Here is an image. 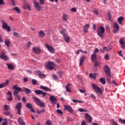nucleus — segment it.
Here are the masks:
<instances>
[{"label":"nucleus","instance_id":"17","mask_svg":"<svg viewBox=\"0 0 125 125\" xmlns=\"http://www.w3.org/2000/svg\"><path fill=\"white\" fill-rule=\"evenodd\" d=\"M84 117L88 122V123H92V118L88 113H86L84 115Z\"/></svg>","mask_w":125,"mask_h":125},{"label":"nucleus","instance_id":"54","mask_svg":"<svg viewBox=\"0 0 125 125\" xmlns=\"http://www.w3.org/2000/svg\"><path fill=\"white\" fill-rule=\"evenodd\" d=\"M119 121L121 122L122 124H124L125 125V119L123 120L122 118H120Z\"/></svg>","mask_w":125,"mask_h":125},{"label":"nucleus","instance_id":"36","mask_svg":"<svg viewBox=\"0 0 125 125\" xmlns=\"http://www.w3.org/2000/svg\"><path fill=\"white\" fill-rule=\"evenodd\" d=\"M12 10H15V11H17L19 14L21 13L20 12V10L19 9V8L18 7H16L12 9Z\"/></svg>","mask_w":125,"mask_h":125},{"label":"nucleus","instance_id":"15","mask_svg":"<svg viewBox=\"0 0 125 125\" xmlns=\"http://www.w3.org/2000/svg\"><path fill=\"white\" fill-rule=\"evenodd\" d=\"M8 84H9V81L7 80L5 83H0V89L3 88L4 87L7 86Z\"/></svg>","mask_w":125,"mask_h":125},{"label":"nucleus","instance_id":"25","mask_svg":"<svg viewBox=\"0 0 125 125\" xmlns=\"http://www.w3.org/2000/svg\"><path fill=\"white\" fill-rule=\"evenodd\" d=\"M22 92H25V93L26 94H29V93H31V91L29 88H23V89H22Z\"/></svg>","mask_w":125,"mask_h":125},{"label":"nucleus","instance_id":"41","mask_svg":"<svg viewBox=\"0 0 125 125\" xmlns=\"http://www.w3.org/2000/svg\"><path fill=\"white\" fill-rule=\"evenodd\" d=\"M62 19L64 22H68V20H67V16H66V15H63Z\"/></svg>","mask_w":125,"mask_h":125},{"label":"nucleus","instance_id":"40","mask_svg":"<svg viewBox=\"0 0 125 125\" xmlns=\"http://www.w3.org/2000/svg\"><path fill=\"white\" fill-rule=\"evenodd\" d=\"M3 107L4 111H8V110L9 109V106H8L7 104L4 105Z\"/></svg>","mask_w":125,"mask_h":125},{"label":"nucleus","instance_id":"2","mask_svg":"<svg viewBox=\"0 0 125 125\" xmlns=\"http://www.w3.org/2000/svg\"><path fill=\"white\" fill-rule=\"evenodd\" d=\"M97 33L101 39H103L104 37V34L105 33V28L102 26L99 27L97 28Z\"/></svg>","mask_w":125,"mask_h":125},{"label":"nucleus","instance_id":"23","mask_svg":"<svg viewBox=\"0 0 125 125\" xmlns=\"http://www.w3.org/2000/svg\"><path fill=\"white\" fill-rule=\"evenodd\" d=\"M89 26H90V24H86L84 26V28H83V32L84 33H85L86 34L88 32V28H89Z\"/></svg>","mask_w":125,"mask_h":125},{"label":"nucleus","instance_id":"3","mask_svg":"<svg viewBox=\"0 0 125 125\" xmlns=\"http://www.w3.org/2000/svg\"><path fill=\"white\" fill-rule=\"evenodd\" d=\"M33 100L35 101L37 105H39L40 107H45V104L43 102L41 101L40 99L38 98L37 97H33Z\"/></svg>","mask_w":125,"mask_h":125},{"label":"nucleus","instance_id":"30","mask_svg":"<svg viewBox=\"0 0 125 125\" xmlns=\"http://www.w3.org/2000/svg\"><path fill=\"white\" fill-rule=\"evenodd\" d=\"M18 122L20 125H25V122H23V120L21 118H18Z\"/></svg>","mask_w":125,"mask_h":125},{"label":"nucleus","instance_id":"37","mask_svg":"<svg viewBox=\"0 0 125 125\" xmlns=\"http://www.w3.org/2000/svg\"><path fill=\"white\" fill-rule=\"evenodd\" d=\"M25 106L27 108H28L29 109H33V105H32V104L30 103L26 104Z\"/></svg>","mask_w":125,"mask_h":125},{"label":"nucleus","instance_id":"31","mask_svg":"<svg viewBox=\"0 0 125 125\" xmlns=\"http://www.w3.org/2000/svg\"><path fill=\"white\" fill-rule=\"evenodd\" d=\"M96 58H97V55L96 54L94 53L91 55V59L93 62L96 61Z\"/></svg>","mask_w":125,"mask_h":125},{"label":"nucleus","instance_id":"49","mask_svg":"<svg viewBox=\"0 0 125 125\" xmlns=\"http://www.w3.org/2000/svg\"><path fill=\"white\" fill-rule=\"evenodd\" d=\"M31 45H32V43L31 42H29L27 43V46H26L27 48H30V47H31Z\"/></svg>","mask_w":125,"mask_h":125},{"label":"nucleus","instance_id":"29","mask_svg":"<svg viewBox=\"0 0 125 125\" xmlns=\"http://www.w3.org/2000/svg\"><path fill=\"white\" fill-rule=\"evenodd\" d=\"M40 88L41 89H43V90H45V91H50V90H51L50 89L48 88V87L42 85L40 86Z\"/></svg>","mask_w":125,"mask_h":125},{"label":"nucleus","instance_id":"14","mask_svg":"<svg viewBox=\"0 0 125 125\" xmlns=\"http://www.w3.org/2000/svg\"><path fill=\"white\" fill-rule=\"evenodd\" d=\"M45 46L46 48H47L48 51L51 52V53H55V52L54 51V48H53L52 46H49L47 44H45Z\"/></svg>","mask_w":125,"mask_h":125},{"label":"nucleus","instance_id":"61","mask_svg":"<svg viewBox=\"0 0 125 125\" xmlns=\"http://www.w3.org/2000/svg\"><path fill=\"white\" fill-rule=\"evenodd\" d=\"M79 90L81 92V93H84V92H85V90H84L79 89Z\"/></svg>","mask_w":125,"mask_h":125},{"label":"nucleus","instance_id":"33","mask_svg":"<svg viewBox=\"0 0 125 125\" xmlns=\"http://www.w3.org/2000/svg\"><path fill=\"white\" fill-rule=\"evenodd\" d=\"M5 44L6 45L7 47H9V44H10V41L7 39H5Z\"/></svg>","mask_w":125,"mask_h":125},{"label":"nucleus","instance_id":"42","mask_svg":"<svg viewBox=\"0 0 125 125\" xmlns=\"http://www.w3.org/2000/svg\"><path fill=\"white\" fill-rule=\"evenodd\" d=\"M13 36H15V37H16V38H19V37H20V34H18V33H17L16 32H14L13 33Z\"/></svg>","mask_w":125,"mask_h":125},{"label":"nucleus","instance_id":"13","mask_svg":"<svg viewBox=\"0 0 125 125\" xmlns=\"http://www.w3.org/2000/svg\"><path fill=\"white\" fill-rule=\"evenodd\" d=\"M32 50L36 54H40L42 52V50L39 47H33L32 48Z\"/></svg>","mask_w":125,"mask_h":125},{"label":"nucleus","instance_id":"57","mask_svg":"<svg viewBox=\"0 0 125 125\" xmlns=\"http://www.w3.org/2000/svg\"><path fill=\"white\" fill-rule=\"evenodd\" d=\"M97 52H99V50L98 48H96V49H95L94 52V54H96V53H97Z\"/></svg>","mask_w":125,"mask_h":125},{"label":"nucleus","instance_id":"4","mask_svg":"<svg viewBox=\"0 0 125 125\" xmlns=\"http://www.w3.org/2000/svg\"><path fill=\"white\" fill-rule=\"evenodd\" d=\"M93 89H94L95 91L97 93H99L100 94H103V91H102V89L94 83L91 84Z\"/></svg>","mask_w":125,"mask_h":125},{"label":"nucleus","instance_id":"64","mask_svg":"<svg viewBox=\"0 0 125 125\" xmlns=\"http://www.w3.org/2000/svg\"><path fill=\"white\" fill-rule=\"evenodd\" d=\"M22 101L24 103H26V102H27V101H26V98H25V97L22 98Z\"/></svg>","mask_w":125,"mask_h":125},{"label":"nucleus","instance_id":"34","mask_svg":"<svg viewBox=\"0 0 125 125\" xmlns=\"http://www.w3.org/2000/svg\"><path fill=\"white\" fill-rule=\"evenodd\" d=\"M124 19H125L124 17H120L118 18L117 21L119 24H123V20H124Z\"/></svg>","mask_w":125,"mask_h":125},{"label":"nucleus","instance_id":"47","mask_svg":"<svg viewBox=\"0 0 125 125\" xmlns=\"http://www.w3.org/2000/svg\"><path fill=\"white\" fill-rule=\"evenodd\" d=\"M45 112L44 109H42L41 110H37V114H42V113H43Z\"/></svg>","mask_w":125,"mask_h":125},{"label":"nucleus","instance_id":"55","mask_svg":"<svg viewBox=\"0 0 125 125\" xmlns=\"http://www.w3.org/2000/svg\"><path fill=\"white\" fill-rule=\"evenodd\" d=\"M63 74H64V72L63 71H60L59 72V77H62V76H63Z\"/></svg>","mask_w":125,"mask_h":125},{"label":"nucleus","instance_id":"52","mask_svg":"<svg viewBox=\"0 0 125 125\" xmlns=\"http://www.w3.org/2000/svg\"><path fill=\"white\" fill-rule=\"evenodd\" d=\"M46 124L47 125H52V122H51V121H50V120H49V121H47L46 122Z\"/></svg>","mask_w":125,"mask_h":125},{"label":"nucleus","instance_id":"7","mask_svg":"<svg viewBox=\"0 0 125 125\" xmlns=\"http://www.w3.org/2000/svg\"><path fill=\"white\" fill-rule=\"evenodd\" d=\"M21 108H22V103H18L15 106V109L17 110L18 115H21Z\"/></svg>","mask_w":125,"mask_h":125},{"label":"nucleus","instance_id":"62","mask_svg":"<svg viewBox=\"0 0 125 125\" xmlns=\"http://www.w3.org/2000/svg\"><path fill=\"white\" fill-rule=\"evenodd\" d=\"M3 4H4L3 0H0V5H3Z\"/></svg>","mask_w":125,"mask_h":125},{"label":"nucleus","instance_id":"24","mask_svg":"<svg viewBox=\"0 0 125 125\" xmlns=\"http://www.w3.org/2000/svg\"><path fill=\"white\" fill-rule=\"evenodd\" d=\"M63 40L66 42H70V37H69V35L67 34L63 36Z\"/></svg>","mask_w":125,"mask_h":125},{"label":"nucleus","instance_id":"32","mask_svg":"<svg viewBox=\"0 0 125 125\" xmlns=\"http://www.w3.org/2000/svg\"><path fill=\"white\" fill-rule=\"evenodd\" d=\"M23 8H24V9H27L28 10H31V7L30 6V5H29V4L28 3H25L24 6H23Z\"/></svg>","mask_w":125,"mask_h":125},{"label":"nucleus","instance_id":"1","mask_svg":"<svg viewBox=\"0 0 125 125\" xmlns=\"http://www.w3.org/2000/svg\"><path fill=\"white\" fill-rule=\"evenodd\" d=\"M13 89H15V90L13 92V95H15V96H17L18 100L20 101L21 100V97L18 93L20 92V91H22V88L21 87H18V85L17 84L14 85L13 86Z\"/></svg>","mask_w":125,"mask_h":125},{"label":"nucleus","instance_id":"53","mask_svg":"<svg viewBox=\"0 0 125 125\" xmlns=\"http://www.w3.org/2000/svg\"><path fill=\"white\" fill-rule=\"evenodd\" d=\"M57 112L58 114H61V115H63V112L60 109H57Z\"/></svg>","mask_w":125,"mask_h":125},{"label":"nucleus","instance_id":"45","mask_svg":"<svg viewBox=\"0 0 125 125\" xmlns=\"http://www.w3.org/2000/svg\"><path fill=\"white\" fill-rule=\"evenodd\" d=\"M52 77L55 81H57L58 80V77H57L55 74H53Z\"/></svg>","mask_w":125,"mask_h":125},{"label":"nucleus","instance_id":"51","mask_svg":"<svg viewBox=\"0 0 125 125\" xmlns=\"http://www.w3.org/2000/svg\"><path fill=\"white\" fill-rule=\"evenodd\" d=\"M107 15L108 16V20L111 21V20L112 19V17L111 16V13L108 12Z\"/></svg>","mask_w":125,"mask_h":125},{"label":"nucleus","instance_id":"44","mask_svg":"<svg viewBox=\"0 0 125 125\" xmlns=\"http://www.w3.org/2000/svg\"><path fill=\"white\" fill-rule=\"evenodd\" d=\"M31 83H32L33 85H36V84L38 83V82L35 79H32V80L31 81Z\"/></svg>","mask_w":125,"mask_h":125},{"label":"nucleus","instance_id":"60","mask_svg":"<svg viewBox=\"0 0 125 125\" xmlns=\"http://www.w3.org/2000/svg\"><path fill=\"white\" fill-rule=\"evenodd\" d=\"M104 59L105 60H109V55H106L104 57Z\"/></svg>","mask_w":125,"mask_h":125},{"label":"nucleus","instance_id":"39","mask_svg":"<svg viewBox=\"0 0 125 125\" xmlns=\"http://www.w3.org/2000/svg\"><path fill=\"white\" fill-rule=\"evenodd\" d=\"M61 34L64 36V35H67L66 34V29H63L61 30Z\"/></svg>","mask_w":125,"mask_h":125},{"label":"nucleus","instance_id":"27","mask_svg":"<svg viewBox=\"0 0 125 125\" xmlns=\"http://www.w3.org/2000/svg\"><path fill=\"white\" fill-rule=\"evenodd\" d=\"M70 85H71V84L68 83L65 86L66 90L67 92H72V91H71V89L70 88Z\"/></svg>","mask_w":125,"mask_h":125},{"label":"nucleus","instance_id":"50","mask_svg":"<svg viewBox=\"0 0 125 125\" xmlns=\"http://www.w3.org/2000/svg\"><path fill=\"white\" fill-rule=\"evenodd\" d=\"M78 111L79 112H87V110H85V109H84L83 108H80V109H78Z\"/></svg>","mask_w":125,"mask_h":125},{"label":"nucleus","instance_id":"22","mask_svg":"<svg viewBox=\"0 0 125 125\" xmlns=\"http://www.w3.org/2000/svg\"><path fill=\"white\" fill-rule=\"evenodd\" d=\"M97 67H100V65L99 64V63L97 62L96 61L95 62V63L93 65V70L95 71V72H97Z\"/></svg>","mask_w":125,"mask_h":125},{"label":"nucleus","instance_id":"56","mask_svg":"<svg viewBox=\"0 0 125 125\" xmlns=\"http://www.w3.org/2000/svg\"><path fill=\"white\" fill-rule=\"evenodd\" d=\"M118 55L121 56L122 57H124V56H123V54H122V50H120L119 52H118Z\"/></svg>","mask_w":125,"mask_h":125},{"label":"nucleus","instance_id":"16","mask_svg":"<svg viewBox=\"0 0 125 125\" xmlns=\"http://www.w3.org/2000/svg\"><path fill=\"white\" fill-rule=\"evenodd\" d=\"M64 109L66 110L69 112V113H73L74 112V110H73V108L71 107L70 105H64Z\"/></svg>","mask_w":125,"mask_h":125},{"label":"nucleus","instance_id":"18","mask_svg":"<svg viewBox=\"0 0 125 125\" xmlns=\"http://www.w3.org/2000/svg\"><path fill=\"white\" fill-rule=\"evenodd\" d=\"M49 100L51 101V103H52V104H56L57 99H56V98H55L54 96H50Z\"/></svg>","mask_w":125,"mask_h":125},{"label":"nucleus","instance_id":"11","mask_svg":"<svg viewBox=\"0 0 125 125\" xmlns=\"http://www.w3.org/2000/svg\"><path fill=\"white\" fill-rule=\"evenodd\" d=\"M54 67V63L53 62H48L46 63V67L49 70H53Z\"/></svg>","mask_w":125,"mask_h":125},{"label":"nucleus","instance_id":"12","mask_svg":"<svg viewBox=\"0 0 125 125\" xmlns=\"http://www.w3.org/2000/svg\"><path fill=\"white\" fill-rule=\"evenodd\" d=\"M0 58L4 60V61H7L8 60V57L5 55V53L3 51L1 52Z\"/></svg>","mask_w":125,"mask_h":125},{"label":"nucleus","instance_id":"21","mask_svg":"<svg viewBox=\"0 0 125 125\" xmlns=\"http://www.w3.org/2000/svg\"><path fill=\"white\" fill-rule=\"evenodd\" d=\"M86 59V56L84 55H83L80 59V66H83V62L84 60Z\"/></svg>","mask_w":125,"mask_h":125},{"label":"nucleus","instance_id":"19","mask_svg":"<svg viewBox=\"0 0 125 125\" xmlns=\"http://www.w3.org/2000/svg\"><path fill=\"white\" fill-rule=\"evenodd\" d=\"M7 94L9 95V97L6 98L7 100H8V101H12L13 100V98L12 97V92L9 91Z\"/></svg>","mask_w":125,"mask_h":125},{"label":"nucleus","instance_id":"9","mask_svg":"<svg viewBox=\"0 0 125 125\" xmlns=\"http://www.w3.org/2000/svg\"><path fill=\"white\" fill-rule=\"evenodd\" d=\"M120 29V26L118 22H115L113 25V33L114 34H117L119 32Z\"/></svg>","mask_w":125,"mask_h":125},{"label":"nucleus","instance_id":"20","mask_svg":"<svg viewBox=\"0 0 125 125\" xmlns=\"http://www.w3.org/2000/svg\"><path fill=\"white\" fill-rule=\"evenodd\" d=\"M36 73H37L38 77H39V78H41V79L45 78V75H44V74H43V73H42V72L38 70L36 71Z\"/></svg>","mask_w":125,"mask_h":125},{"label":"nucleus","instance_id":"6","mask_svg":"<svg viewBox=\"0 0 125 125\" xmlns=\"http://www.w3.org/2000/svg\"><path fill=\"white\" fill-rule=\"evenodd\" d=\"M104 71L107 76H109V78H111V69L108 65H105L104 68Z\"/></svg>","mask_w":125,"mask_h":125},{"label":"nucleus","instance_id":"63","mask_svg":"<svg viewBox=\"0 0 125 125\" xmlns=\"http://www.w3.org/2000/svg\"><path fill=\"white\" fill-rule=\"evenodd\" d=\"M93 12L95 13V14H96V15H98L99 13H98V11H97V10H93Z\"/></svg>","mask_w":125,"mask_h":125},{"label":"nucleus","instance_id":"26","mask_svg":"<svg viewBox=\"0 0 125 125\" xmlns=\"http://www.w3.org/2000/svg\"><path fill=\"white\" fill-rule=\"evenodd\" d=\"M119 42L120 43V44H121L122 45V49H125V42H124V41H123V39H121L119 41Z\"/></svg>","mask_w":125,"mask_h":125},{"label":"nucleus","instance_id":"59","mask_svg":"<svg viewBox=\"0 0 125 125\" xmlns=\"http://www.w3.org/2000/svg\"><path fill=\"white\" fill-rule=\"evenodd\" d=\"M71 11L72 12H76V11H77V9H76V8H72Z\"/></svg>","mask_w":125,"mask_h":125},{"label":"nucleus","instance_id":"8","mask_svg":"<svg viewBox=\"0 0 125 125\" xmlns=\"http://www.w3.org/2000/svg\"><path fill=\"white\" fill-rule=\"evenodd\" d=\"M33 3L34 4V7L37 11H41V10H42V6H41V5H40V3L37 2L36 0H34Z\"/></svg>","mask_w":125,"mask_h":125},{"label":"nucleus","instance_id":"28","mask_svg":"<svg viewBox=\"0 0 125 125\" xmlns=\"http://www.w3.org/2000/svg\"><path fill=\"white\" fill-rule=\"evenodd\" d=\"M38 36L39 38H43L44 36H45V34H44V32L42 31H40L38 33Z\"/></svg>","mask_w":125,"mask_h":125},{"label":"nucleus","instance_id":"38","mask_svg":"<svg viewBox=\"0 0 125 125\" xmlns=\"http://www.w3.org/2000/svg\"><path fill=\"white\" fill-rule=\"evenodd\" d=\"M100 83H102V84H105L106 83V81H105V79L104 78H101L100 79Z\"/></svg>","mask_w":125,"mask_h":125},{"label":"nucleus","instance_id":"35","mask_svg":"<svg viewBox=\"0 0 125 125\" xmlns=\"http://www.w3.org/2000/svg\"><path fill=\"white\" fill-rule=\"evenodd\" d=\"M7 65L8 66V69H10V70L14 69V66L11 63H7Z\"/></svg>","mask_w":125,"mask_h":125},{"label":"nucleus","instance_id":"10","mask_svg":"<svg viewBox=\"0 0 125 125\" xmlns=\"http://www.w3.org/2000/svg\"><path fill=\"white\" fill-rule=\"evenodd\" d=\"M34 92L36 94H38V95H42L43 97H45L46 95L47 94V93L44 92L41 90H36L34 91Z\"/></svg>","mask_w":125,"mask_h":125},{"label":"nucleus","instance_id":"58","mask_svg":"<svg viewBox=\"0 0 125 125\" xmlns=\"http://www.w3.org/2000/svg\"><path fill=\"white\" fill-rule=\"evenodd\" d=\"M81 52H82V53H84V54H87V51H83L82 49H81Z\"/></svg>","mask_w":125,"mask_h":125},{"label":"nucleus","instance_id":"48","mask_svg":"<svg viewBox=\"0 0 125 125\" xmlns=\"http://www.w3.org/2000/svg\"><path fill=\"white\" fill-rule=\"evenodd\" d=\"M40 4H41V5H44V3H45V0H39Z\"/></svg>","mask_w":125,"mask_h":125},{"label":"nucleus","instance_id":"46","mask_svg":"<svg viewBox=\"0 0 125 125\" xmlns=\"http://www.w3.org/2000/svg\"><path fill=\"white\" fill-rule=\"evenodd\" d=\"M3 114L6 116H10V117H12V115L10 114V112L9 111L5 112Z\"/></svg>","mask_w":125,"mask_h":125},{"label":"nucleus","instance_id":"43","mask_svg":"<svg viewBox=\"0 0 125 125\" xmlns=\"http://www.w3.org/2000/svg\"><path fill=\"white\" fill-rule=\"evenodd\" d=\"M103 53H104V52H105V51H109V49H108V48H107L106 46H104L103 48Z\"/></svg>","mask_w":125,"mask_h":125},{"label":"nucleus","instance_id":"5","mask_svg":"<svg viewBox=\"0 0 125 125\" xmlns=\"http://www.w3.org/2000/svg\"><path fill=\"white\" fill-rule=\"evenodd\" d=\"M2 28L4 29V30H6L7 32H10L11 31L10 26H9L8 24L7 23L5 22L4 21L2 20Z\"/></svg>","mask_w":125,"mask_h":125}]
</instances>
